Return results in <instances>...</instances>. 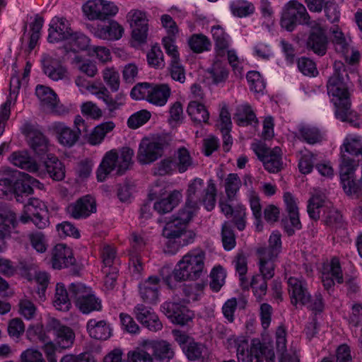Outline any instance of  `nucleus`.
<instances>
[{"instance_id":"obj_1","label":"nucleus","mask_w":362,"mask_h":362,"mask_svg":"<svg viewBox=\"0 0 362 362\" xmlns=\"http://www.w3.org/2000/svg\"><path fill=\"white\" fill-rule=\"evenodd\" d=\"M206 253L201 249L190 250L177 263L172 272L168 267L160 270L165 284L171 290L177 287V284L186 281H196L204 272Z\"/></svg>"},{"instance_id":"obj_2","label":"nucleus","mask_w":362,"mask_h":362,"mask_svg":"<svg viewBox=\"0 0 362 362\" xmlns=\"http://www.w3.org/2000/svg\"><path fill=\"white\" fill-rule=\"evenodd\" d=\"M194 215L191 211L182 208L165 223L163 235L168 240L166 245L169 252L174 254L180 247L194 241L196 233L193 230H187Z\"/></svg>"},{"instance_id":"obj_3","label":"nucleus","mask_w":362,"mask_h":362,"mask_svg":"<svg viewBox=\"0 0 362 362\" xmlns=\"http://www.w3.org/2000/svg\"><path fill=\"white\" fill-rule=\"evenodd\" d=\"M344 76L332 75L329 77L327 88L329 95L335 98V115L342 122L349 123L354 127H358L356 113L351 110L349 84Z\"/></svg>"},{"instance_id":"obj_4","label":"nucleus","mask_w":362,"mask_h":362,"mask_svg":"<svg viewBox=\"0 0 362 362\" xmlns=\"http://www.w3.org/2000/svg\"><path fill=\"white\" fill-rule=\"evenodd\" d=\"M216 194L217 189L214 180L210 179L207 187H204V180L196 177L188 185L187 199L182 208L195 214L199 208L198 204L202 203L205 209L210 211L216 206Z\"/></svg>"},{"instance_id":"obj_5","label":"nucleus","mask_w":362,"mask_h":362,"mask_svg":"<svg viewBox=\"0 0 362 362\" xmlns=\"http://www.w3.org/2000/svg\"><path fill=\"white\" fill-rule=\"evenodd\" d=\"M134 152L129 147L124 146L119 150L112 149L105 153L96 171L98 182H104L114 170L117 176L123 175L133 164Z\"/></svg>"},{"instance_id":"obj_6","label":"nucleus","mask_w":362,"mask_h":362,"mask_svg":"<svg viewBox=\"0 0 362 362\" xmlns=\"http://www.w3.org/2000/svg\"><path fill=\"white\" fill-rule=\"evenodd\" d=\"M70 296L76 307L83 314L102 310L101 300L96 297L90 288L81 283H72L69 286Z\"/></svg>"},{"instance_id":"obj_7","label":"nucleus","mask_w":362,"mask_h":362,"mask_svg":"<svg viewBox=\"0 0 362 362\" xmlns=\"http://www.w3.org/2000/svg\"><path fill=\"white\" fill-rule=\"evenodd\" d=\"M310 17L305 7L297 1H288L283 8L280 24L288 32L293 31L298 25L310 23Z\"/></svg>"},{"instance_id":"obj_8","label":"nucleus","mask_w":362,"mask_h":362,"mask_svg":"<svg viewBox=\"0 0 362 362\" xmlns=\"http://www.w3.org/2000/svg\"><path fill=\"white\" fill-rule=\"evenodd\" d=\"M340 164V179L344 192L353 198L362 197V187L354 179V173L358 165L359 160L343 154Z\"/></svg>"},{"instance_id":"obj_9","label":"nucleus","mask_w":362,"mask_h":362,"mask_svg":"<svg viewBox=\"0 0 362 362\" xmlns=\"http://www.w3.org/2000/svg\"><path fill=\"white\" fill-rule=\"evenodd\" d=\"M76 130L66 126L64 123H54L53 129L57 135V139L60 144L66 147H72L79 139V136H87L88 127L85 120L77 115L74 119Z\"/></svg>"},{"instance_id":"obj_10","label":"nucleus","mask_w":362,"mask_h":362,"mask_svg":"<svg viewBox=\"0 0 362 362\" xmlns=\"http://www.w3.org/2000/svg\"><path fill=\"white\" fill-rule=\"evenodd\" d=\"M308 27L309 31L305 44L306 49L319 57L325 55L329 45L326 30L316 21H312Z\"/></svg>"},{"instance_id":"obj_11","label":"nucleus","mask_w":362,"mask_h":362,"mask_svg":"<svg viewBox=\"0 0 362 362\" xmlns=\"http://www.w3.org/2000/svg\"><path fill=\"white\" fill-rule=\"evenodd\" d=\"M47 330L49 336H51V342L54 341L62 349L70 347L74 341L75 333L73 329L55 318L48 320Z\"/></svg>"},{"instance_id":"obj_12","label":"nucleus","mask_w":362,"mask_h":362,"mask_svg":"<svg viewBox=\"0 0 362 362\" xmlns=\"http://www.w3.org/2000/svg\"><path fill=\"white\" fill-rule=\"evenodd\" d=\"M21 132L26 136L28 145L35 155L42 157L48 154V139L35 125L29 122L25 123L21 128Z\"/></svg>"},{"instance_id":"obj_13","label":"nucleus","mask_w":362,"mask_h":362,"mask_svg":"<svg viewBox=\"0 0 362 362\" xmlns=\"http://www.w3.org/2000/svg\"><path fill=\"white\" fill-rule=\"evenodd\" d=\"M237 357L239 362H264L267 348L258 340H252L249 349L248 341L243 338L236 341Z\"/></svg>"},{"instance_id":"obj_14","label":"nucleus","mask_w":362,"mask_h":362,"mask_svg":"<svg viewBox=\"0 0 362 362\" xmlns=\"http://www.w3.org/2000/svg\"><path fill=\"white\" fill-rule=\"evenodd\" d=\"M83 11L89 20H105L118 12V7L105 0H89L83 6Z\"/></svg>"},{"instance_id":"obj_15","label":"nucleus","mask_w":362,"mask_h":362,"mask_svg":"<svg viewBox=\"0 0 362 362\" xmlns=\"http://www.w3.org/2000/svg\"><path fill=\"white\" fill-rule=\"evenodd\" d=\"M284 199L288 216L282 218L281 223L286 234L288 236H292L295 234V229L300 230L302 228L298 208L291 193H284Z\"/></svg>"},{"instance_id":"obj_16","label":"nucleus","mask_w":362,"mask_h":362,"mask_svg":"<svg viewBox=\"0 0 362 362\" xmlns=\"http://www.w3.org/2000/svg\"><path fill=\"white\" fill-rule=\"evenodd\" d=\"M132 28V38L140 44L146 41L148 31V19L145 11L134 9L127 14Z\"/></svg>"},{"instance_id":"obj_17","label":"nucleus","mask_w":362,"mask_h":362,"mask_svg":"<svg viewBox=\"0 0 362 362\" xmlns=\"http://www.w3.org/2000/svg\"><path fill=\"white\" fill-rule=\"evenodd\" d=\"M163 151V143L144 139L139 144L136 158L142 165L150 164L160 158Z\"/></svg>"},{"instance_id":"obj_18","label":"nucleus","mask_w":362,"mask_h":362,"mask_svg":"<svg viewBox=\"0 0 362 362\" xmlns=\"http://www.w3.org/2000/svg\"><path fill=\"white\" fill-rule=\"evenodd\" d=\"M96 210L95 199L90 194L80 197L69 204L66 209L67 214L75 219L86 218L95 213Z\"/></svg>"},{"instance_id":"obj_19","label":"nucleus","mask_w":362,"mask_h":362,"mask_svg":"<svg viewBox=\"0 0 362 362\" xmlns=\"http://www.w3.org/2000/svg\"><path fill=\"white\" fill-rule=\"evenodd\" d=\"M258 158L263 163L265 170L271 173H277L283 168L281 148L276 147L272 150L262 146L255 149Z\"/></svg>"},{"instance_id":"obj_20","label":"nucleus","mask_w":362,"mask_h":362,"mask_svg":"<svg viewBox=\"0 0 362 362\" xmlns=\"http://www.w3.org/2000/svg\"><path fill=\"white\" fill-rule=\"evenodd\" d=\"M48 29L47 40L49 42L54 43L61 41L68 40L73 35V30L71 23L65 18L54 17L49 23Z\"/></svg>"},{"instance_id":"obj_21","label":"nucleus","mask_w":362,"mask_h":362,"mask_svg":"<svg viewBox=\"0 0 362 362\" xmlns=\"http://www.w3.org/2000/svg\"><path fill=\"white\" fill-rule=\"evenodd\" d=\"M288 286L293 305L296 306L298 303L306 305L310 302L311 295L305 281L291 276L288 280Z\"/></svg>"},{"instance_id":"obj_22","label":"nucleus","mask_w":362,"mask_h":362,"mask_svg":"<svg viewBox=\"0 0 362 362\" xmlns=\"http://www.w3.org/2000/svg\"><path fill=\"white\" fill-rule=\"evenodd\" d=\"M160 278L151 276L139 285V296L142 300L155 305L159 300Z\"/></svg>"},{"instance_id":"obj_23","label":"nucleus","mask_w":362,"mask_h":362,"mask_svg":"<svg viewBox=\"0 0 362 362\" xmlns=\"http://www.w3.org/2000/svg\"><path fill=\"white\" fill-rule=\"evenodd\" d=\"M134 311L136 319L150 331L157 332L163 328L162 322L151 308L137 304Z\"/></svg>"},{"instance_id":"obj_24","label":"nucleus","mask_w":362,"mask_h":362,"mask_svg":"<svg viewBox=\"0 0 362 362\" xmlns=\"http://www.w3.org/2000/svg\"><path fill=\"white\" fill-rule=\"evenodd\" d=\"M51 262L54 269H61L74 265L76 259L69 247L59 243L56 245L52 250Z\"/></svg>"},{"instance_id":"obj_25","label":"nucleus","mask_w":362,"mask_h":362,"mask_svg":"<svg viewBox=\"0 0 362 362\" xmlns=\"http://www.w3.org/2000/svg\"><path fill=\"white\" fill-rule=\"evenodd\" d=\"M41 62L43 73L51 80L57 81L67 78V69L59 59L46 54Z\"/></svg>"},{"instance_id":"obj_26","label":"nucleus","mask_w":362,"mask_h":362,"mask_svg":"<svg viewBox=\"0 0 362 362\" xmlns=\"http://www.w3.org/2000/svg\"><path fill=\"white\" fill-rule=\"evenodd\" d=\"M11 177L13 187V194L18 202H23L21 199L23 195L28 196L33 193L32 186L29 185L28 174L12 168Z\"/></svg>"},{"instance_id":"obj_27","label":"nucleus","mask_w":362,"mask_h":362,"mask_svg":"<svg viewBox=\"0 0 362 362\" xmlns=\"http://www.w3.org/2000/svg\"><path fill=\"white\" fill-rule=\"evenodd\" d=\"M25 211L33 216L32 222L40 229L45 228L48 223L47 211L41 207V203L37 199H30L25 205Z\"/></svg>"},{"instance_id":"obj_28","label":"nucleus","mask_w":362,"mask_h":362,"mask_svg":"<svg viewBox=\"0 0 362 362\" xmlns=\"http://www.w3.org/2000/svg\"><path fill=\"white\" fill-rule=\"evenodd\" d=\"M163 313L174 324L177 323L180 314L182 315L184 319H193L194 313L186 306L175 302H165L161 305Z\"/></svg>"},{"instance_id":"obj_29","label":"nucleus","mask_w":362,"mask_h":362,"mask_svg":"<svg viewBox=\"0 0 362 362\" xmlns=\"http://www.w3.org/2000/svg\"><path fill=\"white\" fill-rule=\"evenodd\" d=\"M11 163L21 169L30 173H36L38 170V165L27 151H17L13 152L10 157Z\"/></svg>"},{"instance_id":"obj_30","label":"nucleus","mask_w":362,"mask_h":362,"mask_svg":"<svg viewBox=\"0 0 362 362\" xmlns=\"http://www.w3.org/2000/svg\"><path fill=\"white\" fill-rule=\"evenodd\" d=\"M124 33V28L117 22L111 21L107 25H98L94 28L95 37L103 40H119Z\"/></svg>"},{"instance_id":"obj_31","label":"nucleus","mask_w":362,"mask_h":362,"mask_svg":"<svg viewBox=\"0 0 362 362\" xmlns=\"http://www.w3.org/2000/svg\"><path fill=\"white\" fill-rule=\"evenodd\" d=\"M95 94L105 103L110 112L119 110L125 104L126 97L124 93H119L113 98L105 86L100 88Z\"/></svg>"},{"instance_id":"obj_32","label":"nucleus","mask_w":362,"mask_h":362,"mask_svg":"<svg viewBox=\"0 0 362 362\" xmlns=\"http://www.w3.org/2000/svg\"><path fill=\"white\" fill-rule=\"evenodd\" d=\"M86 329L90 337L95 339L106 340L111 336V329L105 320L90 319L87 322Z\"/></svg>"},{"instance_id":"obj_33","label":"nucleus","mask_w":362,"mask_h":362,"mask_svg":"<svg viewBox=\"0 0 362 362\" xmlns=\"http://www.w3.org/2000/svg\"><path fill=\"white\" fill-rule=\"evenodd\" d=\"M44 166L53 180L61 181L65 177V166L56 156L47 154Z\"/></svg>"},{"instance_id":"obj_34","label":"nucleus","mask_w":362,"mask_h":362,"mask_svg":"<svg viewBox=\"0 0 362 362\" xmlns=\"http://www.w3.org/2000/svg\"><path fill=\"white\" fill-rule=\"evenodd\" d=\"M171 95V88L167 83H152L150 90L148 103L157 106H163L166 104Z\"/></svg>"},{"instance_id":"obj_35","label":"nucleus","mask_w":362,"mask_h":362,"mask_svg":"<svg viewBox=\"0 0 362 362\" xmlns=\"http://www.w3.org/2000/svg\"><path fill=\"white\" fill-rule=\"evenodd\" d=\"M182 195L180 191L174 190L166 197L162 198L156 202L153 205L154 209L160 214L170 212L176 207L180 202Z\"/></svg>"},{"instance_id":"obj_36","label":"nucleus","mask_w":362,"mask_h":362,"mask_svg":"<svg viewBox=\"0 0 362 362\" xmlns=\"http://www.w3.org/2000/svg\"><path fill=\"white\" fill-rule=\"evenodd\" d=\"M187 345L183 347V352L188 360L204 361L208 358V349L204 344L191 340Z\"/></svg>"},{"instance_id":"obj_37","label":"nucleus","mask_w":362,"mask_h":362,"mask_svg":"<svg viewBox=\"0 0 362 362\" xmlns=\"http://www.w3.org/2000/svg\"><path fill=\"white\" fill-rule=\"evenodd\" d=\"M211 33L215 42L216 57H224L229 47L228 40V35L220 25L213 26L211 28Z\"/></svg>"},{"instance_id":"obj_38","label":"nucleus","mask_w":362,"mask_h":362,"mask_svg":"<svg viewBox=\"0 0 362 362\" xmlns=\"http://www.w3.org/2000/svg\"><path fill=\"white\" fill-rule=\"evenodd\" d=\"M211 33L215 42L216 57H224L229 47L228 40V35L220 25L213 26L211 28Z\"/></svg>"},{"instance_id":"obj_39","label":"nucleus","mask_w":362,"mask_h":362,"mask_svg":"<svg viewBox=\"0 0 362 362\" xmlns=\"http://www.w3.org/2000/svg\"><path fill=\"white\" fill-rule=\"evenodd\" d=\"M153 356L158 362H169L175 356L172 345L164 340L156 341L152 344Z\"/></svg>"},{"instance_id":"obj_40","label":"nucleus","mask_w":362,"mask_h":362,"mask_svg":"<svg viewBox=\"0 0 362 362\" xmlns=\"http://www.w3.org/2000/svg\"><path fill=\"white\" fill-rule=\"evenodd\" d=\"M35 94L43 106L51 111H54L57 105V95L50 88L37 85L35 88Z\"/></svg>"},{"instance_id":"obj_41","label":"nucleus","mask_w":362,"mask_h":362,"mask_svg":"<svg viewBox=\"0 0 362 362\" xmlns=\"http://www.w3.org/2000/svg\"><path fill=\"white\" fill-rule=\"evenodd\" d=\"M282 243L281 235L276 230L272 233L269 238L268 247H262L257 250L258 255H265L277 258L281 252Z\"/></svg>"},{"instance_id":"obj_42","label":"nucleus","mask_w":362,"mask_h":362,"mask_svg":"<svg viewBox=\"0 0 362 362\" xmlns=\"http://www.w3.org/2000/svg\"><path fill=\"white\" fill-rule=\"evenodd\" d=\"M115 125L113 122H106L96 126L91 132L87 133L88 141L91 145H98L102 142L106 134L112 131Z\"/></svg>"},{"instance_id":"obj_43","label":"nucleus","mask_w":362,"mask_h":362,"mask_svg":"<svg viewBox=\"0 0 362 362\" xmlns=\"http://www.w3.org/2000/svg\"><path fill=\"white\" fill-rule=\"evenodd\" d=\"M187 112L194 122L208 123L209 113L203 104L197 101H191L188 104Z\"/></svg>"},{"instance_id":"obj_44","label":"nucleus","mask_w":362,"mask_h":362,"mask_svg":"<svg viewBox=\"0 0 362 362\" xmlns=\"http://www.w3.org/2000/svg\"><path fill=\"white\" fill-rule=\"evenodd\" d=\"M70 293L67 291L65 286L62 283L56 285V292L54 305L59 310H69L71 308Z\"/></svg>"},{"instance_id":"obj_45","label":"nucleus","mask_w":362,"mask_h":362,"mask_svg":"<svg viewBox=\"0 0 362 362\" xmlns=\"http://www.w3.org/2000/svg\"><path fill=\"white\" fill-rule=\"evenodd\" d=\"M286 333L284 329L279 328L276 332V349L281 353L279 362H300V359L296 355L285 354L286 351Z\"/></svg>"},{"instance_id":"obj_46","label":"nucleus","mask_w":362,"mask_h":362,"mask_svg":"<svg viewBox=\"0 0 362 362\" xmlns=\"http://www.w3.org/2000/svg\"><path fill=\"white\" fill-rule=\"evenodd\" d=\"M174 162L180 173L186 172L193 164L189 151L184 146L179 148L175 152Z\"/></svg>"},{"instance_id":"obj_47","label":"nucleus","mask_w":362,"mask_h":362,"mask_svg":"<svg viewBox=\"0 0 362 362\" xmlns=\"http://www.w3.org/2000/svg\"><path fill=\"white\" fill-rule=\"evenodd\" d=\"M346 154L351 158L362 160V142L358 139H346L341 148V157Z\"/></svg>"},{"instance_id":"obj_48","label":"nucleus","mask_w":362,"mask_h":362,"mask_svg":"<svg viewBox=\"0 0 362 362\" xmlns=\"http://www.w3.org/2000/svg\"><path fill=\"white\" fill-rule=\"evenodd\" d=\"M233 119L238 126L242 127L250 125L252 122H258L256 115L249 105H243L242 108L234 115Z\"/></svg>"},{"instance_id":"obj_49","label":"nucleus","mask_w":362,"mask_h":362,"mask_svg":"<svg viewBox=\"0 0 362 362\" xmlns=\"http://www.w3.org/2000/svg\"><path fill=\"white\" fill-rule=\"evenodd\" d=\"M298 132L299 139L309 144L314 145L322 141V134L316 127L302 126L299 128Z\"/></svg>"},{"instance_id":"obj_50","label":"nucleus","mask_w":362,"mask_h":362,"mask_svg":"<svg viewBox=\"0 0 362 362\" xmlns=\"http://www.w3.org/2000/svg\"><path fill=\"white\" fill-rule=\"evenodd\" d=\"M230 8L232 13L239 18L248 16L255 11L254 5L245 0H235L231 2Z\"/></svg>"},{"instance_id":"obj_51","label":"nucleus","mask_w":362,"mask_h":362,"mask_svg":"<svg viewBox=\"0 0 362 362\" xmlns=\"http://www.w3.org/2000/svg\"><path fill=\"white\" fill-rule=\"evenodd\" d=\"M44 23V18L39 15H36L35 20L30 25V35L28 43V52H31L32 50L36 47L38 40L40 38V32L42 28Z\"/></svg>"},{"instance_id":"obj_52","label":"nucleus","mask_w":362,"mask_h":362,"mask_svg":"<svg viewBox=\"0 0 362 362\" xmlns=\"http://www.w3.org/2000/svg\"><path fill=\"white\" fill-rule=\"evenodd\" d=\"M266 279L259 274L254 275L250 281V286L252 289L254 296L256 297L257 300L260 302L263 300L264 296L267 291V281Z\"/></svg>"},{"instance_id":"obj_53","label":"nucleus","mask_w":362,"mask_h":362,"mask_svg":"<svg viewBox=\"0 0 362 362\" xmlns=\"http://www.w3.org/2000/svg\"><path fill=\"white\" fill-rule=\"evenodd\" d=\"M18 222L15 213L4 211L0 214V239L4 238L11 228H15Z\"/></svg>"},{"instance_id":"obj_54","label":"nucleus","mask_w":362,"mask_h":362,"mask_svg":"<svg viewBox=\"0 0 362 362\" xmlns=\"http://www.w3.org/2000/svg\"><path fill=\"white\" fill-rule=\"evenodd\" d=\"M259 269L260 272L259 275L266 279H271L274 276V262L276 258L265 255H259Z\"/></svg>"},{"instance_id":"obj_55","label":"nucleus","mask_w":362,"mask_h":362,"mask_svg":"<svg viewBox=\"0 0 362 362\" xmlns=\"http://www.w3.org/2000/svg\"><path fill=\"white\" fill-rule=\"evenodd\" d=\"M189 46L195 53H202L210 49L211 42L203 34H194L189 40Z\"/></svg>"},{"instance_id":"obj_56","label":"nucleus","mask_w":362,"mask_h":362,"mask_svg":"<svg viewBox=\"0 0 362 362\" xmlns=\"http://www.w3.org/2000/svg\"><path fill=\"white\" fill-rule=\"evenodd\" d=\"M12 168L9 167L3 168V177L0 178V198H4L8 195L13 194V181L11 177Z\"/></svg>"},{"instance_id":"obj_57","label":"nucleus","mask_w":362,"mask_h":362,"mask_svg":"<svg viewBox=\"0 0 362 362\" xmlns=\"http://www.w3.org/2000/svg\"><path fill=\"white\" fill-rule=\"evenodd\" d=\"M205 286L206 284L203 282L183 284L182 291L185 297L187 298V301L189 302L191 300L193 301L197 300L203 293Z\"/></svg>"},{"instance_id":"obj_58","label":"nucleus","mask_w":362,"mask_h":362,"mask_svg":"<svg viewBox=\"0 0 362 362\" xmlns=\"http://www.w3.org/2000/svg\"><path fill=\"white\" fill-rule=\"evenodd\" d=\"M210 276L211 279L209 284L210 288L214 292L219 291L225 283L226 276L223 267L221 265L214 267L211 272Z\"/></svg>"},{"instance_id":"obj_59","label":"nucleus","mask_w":362,"mask_h":362,"mask_svg":"<svg viewBox=\"0 0 362 362\" xmlns=\"http://www.w3.org/2000/svg\"><path fill=\"white\" fill-rule=\"evenodd\" d=\"M27 336L30 340L35 341L37 339L40 341L48 344L51 342V336H49V333L47 330V326L45 329H43L42 325H37L30 326L27 329Z\"/></svg>"},{"instance_id":"obj_60","label":"nucleus","mask_w":362,"mask_h":362,"mask_svg":"<svg viewBox=\"0 0 362 362\" xmlns=\"http://www.w3.org/2000/svg\"><path fill=\"white\" fill-rule=\"evenodd\" d=\"M241 185V181L236 173H230L225 180V189L227 198L232 202Z\"/></svg>"},{"instance_id":"obj_61","label":"nucleus","mask_w":362,"mask_h":362,"mask_svg":"<svg viewBox=\"0 0 362 362\" xmlns=\"http://www.w3.org/2000/svg\"><path fill=\"white\" fill-rule=\"evenodd\" d=\"M331 33L332 34V41L335 46L336 51L346 54L348 52L349 44L342 31L339 29L338 25H334L332 28Z\"/></svg>"},{"instance_id":"obj_62","label":"nucleus","mask_w":362,"mask_h":362,"mask_svg":"<svg viewBox=\"0 0 362 362\" xmlns=\"http://www.w3.org/2000/svg\"><path fill=\"white\" fill-rule=\"evenodd\" d=\"M324 199L321 195H313L308 200L307 211L310 218L314 221L320 218V209L323 207Z\"/></svg>"},{"instance_id":"obj_63","label":"nucleus","mask_w":362,"mask_h":362,"mask_svg":"<svg viewBox=\"0 0 362 362\" xmlns=\"http://www.w3.org/2000/svg\"><path fill=\"white\" fill-rule=\"evenodd\" d=\"M208 72L214 84L225 82L228 76V70L225 66H223L218 60L214 63Z\"/></svg>"},{"instance_id":"obj_64","label":"nucleus","mask_w":362,"mask_h":362,"mask_svg":"<svg viewBox=\"0 0 362 362\" xmlns=\"http://www.w3.org/2000/svg\"><path fill=\"white\" fill-rule=\"evenodd\" d=\"M147 62L149 66L155 69H163L165 66L163 54L159 46H152L147 54Z\"/></svg>"}]
</instances>
